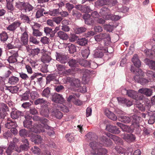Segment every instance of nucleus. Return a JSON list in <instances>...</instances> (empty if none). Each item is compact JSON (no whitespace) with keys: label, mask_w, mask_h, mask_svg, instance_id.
Returning a JSON list of instances; mask_svg holds the SVG:
<instances>
[{"label":"nucleus","mask_w":155,"mask_h":155,"mask_svg":"<svg viewBox=\"0 0 155 155\" xmlns=\"http://www.w3.org/2000/svg\"><path fill=\"white\" fill-rule=\"evenodd\" d=\"M95 40L97 41H100L102 40H106L107 43L110 42V38L109 34L107 33H101L99 34L94 36Z\"/></svg>","instance_id":"nucleus-1"},{"label":"nucleus","mask_w":155,"mask_h":155,"mask_svg":"<svg viewBox=\"0 0 155 155\" xmlns=\"http://www.w3.org/2000/svg\"><path fill=\"white\" fill-rule=\"evenodd\" d=\"M126 91V94L128 97L136 100H142L143 99V95H138V93L136 91L131 90H125Z\"/></svg>","instance_id":"nucleus-2"},{"label":"nucleus","mask_w":155,"mask_h":155,"mask_svg":"<svg viewBox=\"0 0 155 155\" xmlns=\"http://www.w3.org/2000/svg\"><path fill=\"white\" fill-rule=\"evenodd\" d=\"M51 100L53 102L60 104H63L65 101L62 95L56 93L52 95Z\"/></svg>","instance_id":"nucleus-3"},{"label":"nucleus","mask_w":155,"mask_h":155,"mask_svg":"<svg viewBox=\"0 0 155 155\" xmlns=\"http://www.w3.org/2000/svg\"><path fill=\"white\" fill-rule=\"evenodd\" d=\"M44 128L46 129L50 130L52 128L49 126L48 124H45L43 126L40 124L38 125L37 127L32 131L35 133L39 134L41 132L43 133L45 132V131Z\"/></svg>","instance_id":"nucleus-4"},{"label":"nucleus","mask_w":155,"mask_h":155,"mask_svg":"<svg viewBox=\"0 0 155 155\" xmlns=\"http://www.w3.org/2000/svg\"><path fill=\"white\" fill-rule=\"evenodd\" d=\"M80 64L84 67H90L93 69H95L97 67V64L92 62L91 63L89 61L85 60H81L79 62Z\"/></svg>","instance_id":"nucleus-5"},{"label":"nucleus","mask_w":155,"mask_h":155,"mask_svg":"<svg viewBox=\"0 0 155 155\" xmlns=\"http://www.w3.org/2000/svg\"><path fill=\"white\" fill-rule=\"evenodd\" d=\"M131 125L135 127H140L139 123L141 118L136 114L131 116Z\"/></svg>","instance_id":"nucleus-6"},{"label":"nucleus","mask_w":155,"mask_h":155,"mask_svg":"<svg viewBox=\"0 0 155 155\" xmlns=\"http://www.w3.org/2000/svg\"><path fill=\"white\" fill-rule=\"evenodd\" d=\"M56 60L62 64H65L69 60V57L63 54L56 53Z\"/></svg>","instance_id":"nucleus-7"},{"label":"nucleus","mask_w":155,"mask_h":155,"mask_svg":"<svg viewBox=\"0 0 155 155\" xmlns=\"http://www.w3.org/2000/svg\"><path fill=\"white\" fill-rule=\"evenodd\" d=\"M99 13L104 18L109 20L110 13V10L108 8L105 7H102Z\"/></svg>","instance_id":"nucleus-8"},{"label":"nucleus","mask_w":155,"mask_h":155,"mask_svg":"<svg viewBox=\"0 0 155 155\" xmlns=\"http://www.w3.org/2000/svg\"><path fill=\"white\" fill-rule=\"evenodd\" d=\"M117 112L118 114H120L118 117V119L120 121L126 124H128L131 122V116L128 117L122 115L123 113L121 111H120L118 113L117 111Z\"/></svg>","instance_id":"nucleus-9"},{"label":"nucleus","mask_w":155,"mask_h":155,"mask_svg":"<svg viewBox=\"0 0 155 155\" xmlns=\"http://www.w3.org/2000/svg\"><path fill=\"white\" fill-rule=\"evenodd\" d=\"M101 143H97L96 141H93L92 142H96V144H94V146L96 145L97 146V144H101V146L103 144L106 146H109L112 144V142L110 140L107 139L106 137L104 136H102L101 138Z\"/></svg>","instance_id":"nucleus-10"},{"label":"nucleus","mask_w":155,"mask_h":155,"mask_svg":"<svg viewBox=\"0 0 155 155\" xmlns=\"http://www.w3.org/2000/svg\"><path fill=\"white\" fill-rule=\"evenodd\" d=\"M106 129L109 132L115 134H119L120 132L116 126L111 125H107Z\"/></svg>","instance_id":"nucleus-11"},{"label":"nucleus","mask_w":155,"mask_h":155,"mask_svg":"<svg viewBox=\"0 0 155 155\" xmlns=\"http://www.w3.org/2000/svg\"><path fill=\"white\" fill-rule=\"evenodd\" d=\"M121 136L128 142H133L135 139V136L132 134H123L121 135Z\"/></svg>","instance_id":"nucleus-12"},{"label":"nucleus","mask_w":155,"mask_h":155,"mask_svg":"<svg viewBox=\"0 0 155 155\" xmlns=\"http://www.w3.org/2000/svg\"><path fill=\"white\" fill-rule=\"evenodd\" d=\"M21 23L18 21H15L11 25H9L6 28L9 31H14L17 28L20 26Z\"/></svg>","instance_id":"nucleus-13"},{"label":"nucleus","mask_w":155,"mask_h":155,"mask_svg":"<svg viewBox=\"0 0 155 155\" xmlns=\"http://www.w3.org/2000/svg\"><path fill=\"white\" fill-rule=\"evenodd\" d=\"M5 127L8 128L10 129L12 128L16 127L18 125L14 120H12L11 118H8L7 120V123L5 124Z\"/></svg>","instance_id":"nucleus-14"},{"label":"nucleus","mask_w":155,"mask_h":155,"mask_svg":"<svg viewBox=\"0 0 155 155\" xmlns=\"http://www.w3.org/2000/svg\"><path fill=\"white\" fill-rule=\"evenodd\" d=\"M23 113L16 109L12 110L11 113V117L13 119H17L20 116H23Z\"/></svg>","instance_id":"nucleus-15"},{"label":"nucleus","mask_w":155,"mask_h":155,"mask_svg":"<svg viewBox=\"0 0 155 155\" xmlns=\"http://www.w3.org/2000/svg\"><path fill=\"white\" fill-rule=\"evenodd\" d=\"M138 92L143 94L147 97H150L152 95V90L147 88H143L138 90Z\"/></svg>","instance_id":"nucleus-16"},{"label":"nucleus","mask_w":155,"mask_h":155,"mask_svg":"<svg viewBox=\"0 0 155 155\" xmlns=\"http://www.w3.org/2000/svg\"><path fill=\"white\" fill-rule=\"evenodd\" d=\"M20 41L23 45H26L28 41V35L26 31L22 34L21 37Z\"/></svg>","instance_id":"nucleus-17"},{"label":"nucleus","mask_w":155,"mask_h":155,"mask_svg":"<svg viewBox=\"0 0 155 155\" xmlns=\"http://www.w3.org/2000/svg\"><path fill=\"white\" fill-rule=\"evenodd\" d=\"M110 2L113 5L116 4L117 2L116 0H99L97 2V4L98 5L102 6L106 4H110Z\"/></svg>","instance_id":"nucleus-18"},{"label":"nucleus","mask_w":155,"mask_h":155,"mask_svg":"<svg viewBox=\"0 0 155 155\" xmlns=\"http://www.w3.org/2000/svg\"><path fill=\"white\" fill-rule=\"evenodd\" d=\"M105 115L109 119L113 120H116L117 119L116 116L112 112L108 109H106L104 111Z\"/></svg>","instance_id":"nucleus-19"},{"label":"nucleus","mask_w":155,"mask_h":155,"mask_svg":"<svg viewBox=\"0 0 155 155\" xmlns=\"http://www.w3.org/2000/svg\"><path fill=\"white\" fill-rule=\"evenodd\" d=\"M132 61L134 65L136 67L140 68V67L141 63L137 54H135L134 55L132 59Z\"/></svg>","instance_id":"nucleus-20"},{"label":"nucleus","mask_w":155,"mask_h":155,"mask_svg":"<svg viewBox=\"0 0 155 155\" xmlns=\"http://www.w3.org/2000/svg\"><path fill=\"white\" fill-rule=\"evenodd\" d=\"M148 114L150 117L148 121V123L150 124H153L155 121V111H151L148 112Z\"/></svg>","instance_id":"nucleus-21"},{"label":"nucleus","mask_w":155,"mask_h":155,"mask_svg":"<svg viewBox=\"0 0 155 155\" xmlns=\"http://www.w3.org/2000/svg\"><path fill=\"white\" fill-rule=\"evenodd\" d=\"M144 62L151 69L155 70V61L146 58L144 60Z\"/></svg>","instance_id":"nucleus-22"},{"label":"nucleus","mask_w":155,"mask_h":155,"mask_svg":"<svg viewBox=\"0 0 155 155\" xmlns=\"http://www.w3.org/2000/svg\"><path fill=\"white\" fill-rule=\"evenodd\" d=\"M40 114L46 117L49 116V108L47 105H45L43 107L40 112Z\"/></svg>","instance_id":"nucleus-23"},{"label":"nucleus","mask_w":155,"mask_h":155,"mask_svg":"<svg viewBox=\"0 0 155 155\" xmlns=\"http://www.w3.org/2000/svg\"><path fill=\"white\" fill-rule=\"evenodd\" d=\"M18 56L17 52H15L11 56H9L7 60L10 63H13L17 61V57Z\"/></svg>","instance_id":"nucleus-24"},{"label":"nucleus","mask_w":155,"mask_h":155,"mask_svg":"<svg viewBox=\"0 0 155 155\" xmlns=\"http://www.w3.org/2000/svg\"><path fill=\"white\" fill-rule=\"evenodd\" d=\"M15 146V143L13 142H10L8 147L7 148L6 153L8 155H11L13 152Z\"/></svg>","instance_id":"nucleus-25"},{"label":"nucleus","mask_w":155,"mask_h":155,"mask_svg":"<svg viewBox=\"0 0 155 155\" xmlns=\"http://www.w3.org/2000/svg\"><path fill=\"white\" fill-rule=\"evenodd\" d=\"M19 79L18 77L14 76H12L8 79V83L11 85H15L18 83Z\"/></svg>","instance_id":"nucleus-26"},{"label":"nucleus","mask_w":155,"mask_h":155,"mask_svg":"<svg viewBox=\"0 0 155 155\" xmlns=\"http://www.w3.org/2000/svg\"><path fill=\"white\" fill-rule=\"evenodd\" d=\"M90 17V14H85L83 15V18L85 20V22L86 24L91 25L93 23V21Z\"/></svg>","instance_id":"nucleus-27"},{"label":"nucleus","mask_w":155,"mask_h":155,"mask_svg":"<svg viewBox=\"0 0 155 155\" xmlns=\"http://www.w3.org/2000/svg\"><path fill=\"white\" fill-rule=\"evenodd\" d=\"M47 83H49L51 81H54L57 83L58 80L56 78V75L54 74H51L48 75L46 77Z\"/></svg>","instance_id":"nucleus-28"},{"label":"nucleus","mask_w":155,"mask_h":155,"mask_svg":"<svg viewBox=\"0 0 155 155\" xmlns=\"http://www.w3.org/2000/svg\"><path fill=\"white\" fill-rule=\"evenodd\" d=\"M41 94L43 97L48 98L51 95V88L48 87L45 88L41 93Z\"/></svg>","instance_id":"nucleus-29"},{"label":"nucleus","mask_w":155,"mask_h":155,"mask_svg":"<svg viewBox=\"0 0 155 155\" xmlns=\"http://www.w3.org/2000/svg\"><path fill=\"white\" fill-rule=\"evenodd\" d=\"M131 72H133L134 74L137 75L142 76H143L144 75V73L142 70L140 68H138L136 70H135L133 66H132L131 68Z\"/></svg>","instance_id":"nucleus-30"},{"label":"nucleus","mask_w":155,"mask_h":155,"mask_svg":"<svg viewBox=\"0 0 155 155\" xmlns=\"http://www.w3.org/2000/svg\"><path fill=\"white\" fill-rule=\"evenodd\" d=\"M57 36L59 37L60 39L63 40H67L68 38V36L64 32L60 31L57 33Z\"/></svg>","instance_id":"nucleus-31"},{"label":"nucleus","mask_w":155,"mask_h":155,"mask_svg":"<svg viewBox=\"0 0 155 155\" xmlns=\"http://www.w3.org/2000/svg\"><path fill=\"white\" fill-rule=\"evenodd\" d=\"M88 39L85 38H79L77 41L78 44L81 46H85L87 44Z\"/></svg>","instance_id":"nucleus-32"},{"label":"nucleus","mask_w":155,"mask_h":155,"mask_svg":"<svg viewBox=\"0 0 155 155\" xmlns=\"http://www.w3.org/2000/svg\"><path fill=\"white\" fill-rule=\"evenodd\" d=\"M20 18L21 20L24 23L30 24L31 22V20L30 18L28 16L26 15L21 14L20 15Z\"/></svg>","instance_id":"nucleus-33"},{"label":"nucleus","mask_w":155,"mask_h":155,"mask_svg":"<svg viewBox=\"0 0 155 155\" xmlns=\"http://www.w3.org/2000/svg\"><path fill=\"white\" fill-rule=\"evenodd\" d=\"M52 112L55 117L58 119L61 118L63 116V114L58 109L56 110L55 109H53L52 110Z\"/></svg>","instance_id":"nucleus-34"},{"label":"nucleus","mask_w":155,"mask_h":155,"mask_svg":"<svg viewBox=\"0 0 155 155\" xmlns=\"http://www.w3.org/2000/svg\"><path fill=\"white\" fill-rule=\"evenodd\" d=\"M29 148L26 145H24L23 144L21 145L19 147L15 148V151L18 153H20L22 151H27Z\"/></svg>","instance_id":"nucleus-35"},{"label":"nucleus","mask_w":155,"mask_h":155,"mask_svg":"<svg viewBox=\"0 0 155 155\" xmlns=\"http://www.w3.org/2000/svg\"><path fill=\"white\" fill-rule=\"evenodd\" d=\"M44 31L46 35L51 37L54 36L53 30L52 28L48 27H45L44 28Z\"/></svg>","instance_id":"nucleus-36"},{"label":"nucleus","mask_w":155,"mask_h":155,"mask_svg":"<svg viewBox=\"0 0 155 155\" xmlns=\"http://www.w3.org/2000/svg\"><path fill=\"white\" fill-rule=\"evenodd\" d=\"M67 48L70 54H73L76 51V47L73 44H68L67 45Z\"/></svg>","instance_id":"nucleus-37"},{"label":"nucleus","mask_w":155,"mask_h":155,"mask_svg":"<svg viewBox=\"0 0 155 155\" xmlns=\"http://www.w3.org/2000/svg\"><path fill=\"white\" fill-rule=\"evenodd\" d=\"M30 92L25 91L22 95L21 96L20 100L21 101H26L29 99L30 98Z\"/></svg>","instance_id":"nucleus-38"},{"label":"nucleus","mask_w":155,"mask_h":155,"mask_svg":"<svg viewBox=\"0 0 155 155\" xmlns=\"http://www.w3.org/2000/svg\"><path fill=\"white\" fill-rule=\"evenodd\" d=\"M6 88L7 90L12 94L16 93L19 90V88L16 86L6 87Z\"/></svg>","instance_id":"nucleus-39"},{"label":"nucleus","mask_w":155,"mask_h":155,"mask_svg":"<svg viewBox=\"0 0 155 155\" xmlns=\"http://www.w3.org/2000/svg\"><path fill=\"white\" fill-rule=\"evenodd\" d=\"M7 2L6 7L8 12L12 13L15 9V8L12 3L10 2L8 0H6Z\"/></svg>","instance_id":"nucleus-40"},{"label":"nucleus","mask_w":155,"mask_h":155,"mask_svg":"<svg viewBox=\"0 0 155 155\" xmlns=\"http://www.w3.org/2000/svg\"><path fill=\"white\" fill-rule=\"evenodd\" d=\"M51 60V57L47 54L43 55L41 58V61L44 63H49Z\"/></svg>","instance_id":"nucleus-41"},{"label":"nucleus","mask_w":155,"mask_h":155,"mask_svg":"<svg viewBox=\"0 0 155 155\" xmlns=\"http://www.w3.org/2000/svg\"><path fill=\"white\" fill-rule=\"evenodd\" d=\"M19 135L21 137H30V136L28 131H27L25 129H21L19 130Z\"/></svg>","instance_id":"nucleus-42"},{"label":"nucleus","mask_w":155,"mask_h":155,"mask_svg":"<svg viewBox=\"0 0 155 155\" xmlns=\"http://www.w3.org/2000/svg\"><path fill=\"white\" fill-rule=\"evenodd\" d=\"M31 140L32 142H34L36 144H39L41 143L42 142V138L40 135H37L35 137L34 140L32 138H31Z\"/></svg>","instance_id":"nucleus-43"},{"label":"nucleus","mask_w":155,"mask_h":155,"mask_svg":"<svg viewBox=\"0 0 155 155\" xmlns=\"http://www.w3.org/2000/svg\"><path fill=\"white\" fill-rule=\"evenodd\" d=\"M25 2H16L15 4V7L18 8L21 10H24L26 4Z\"/></svg>","instance_id":"nucleus-44"},{"label":"nucleus","mask_w":155,"mask_h":155,"mask_svg":"<svg viewBox=\"0 0 155 155\" xmlns=\"http://www.w3.org/2000/svg\"><path fill=\"white\" fill-rule=\"evenodd\" d=\"M59 10L58 9H54L48 12H44V14L45 15L48 14L51 16H55L59 14Z\"/></svg>","instance_id":"nucleus-45"},{"label":"nucleus","mask_w":155,"mask_h":155,"mask_svg":"<svg viewBox=\"0 0 155 155\" xmlns=\"http://www.w3.org/2000/svg\"><path fill=\"white\" fill-rule=\"evenodd\" d=\"M104 55L103 51L101 50L96 49L94 54V56L95 58H101Z\"/></svg>","instance_id":"nucleus-46"},{"label":"nucleus","mask_w":155,"mask_h":155,"mask_svg":"<svg viewBox=\"0 0 155 155\" xmlns=\"http://www.w3.org/2000/svg\"><path fill=\"white\" fill-rule=\"evenodd\" d=\"M32 121L30 120H26L23 122V125L24 127L27 128L31 129L32 127Z\"/></svg>","instance_id":"nucleus-47"},{"label":"nucleus","mask_w":155,"mask_h":155,"mask_svg":"<svg viewBox=\"0 0 155 155\" xmlns=\"http://www.w3.org/2000/svg\"><path fill=\"white\" fill-rule=\"evenodd\" d=\"M33 6H32L28 2H26L24 10L25 12H30L32 11L34 9Z\"/></svg>","instance_id":"nucleus-48"},{"label":"nucleus","mask_w":155,"mask_h":155,"mask_svg":"<svg viewBox=\"0 0 155 155\" xmlns=\"http://www.w3.org/2000/svg\"><path fill=\"white\" fill-rule=\"evenodd\" d=\"M76 60L75 59H71L68 62L69 65L71 67H75L77 66L78 64Z\"/></svg>","instance_id":"nucleus-49"},{"label":"nucleus","mask_w":155,"mask_h":155,"mask_svg":"<svg viewBox=\"0 0 155 155\" xmlns=\"http://www.w3.org/2000/svg\"><path fill=\"white\" fill-rule=\"evenodd\" d=\"M71 85L73 87H79L81 85L80 81L78 79L73 80L71 83Z\"/></svg>","instance_id":"nucleus-50"},{"label":"nucleus","mask_w":155,"mask_h":155,"mask_svg":"<svg viewBox=\"0 0 155 155\" xmlns=\"http://www.w3.org/2000/svg\"><path fill=\"white\" fill-rule=\"evenodd\" d=\"M0 37L1 41H6L8 38V35L5 31L2 32L0 34Z\"/></svg>","instance_id":"nucleus-51"},{"label":"nucleus","mask_w":155,"mask_h":155,"mask_svg":"<svg viewBox=\"0 0 155 155\" xmlns=\"http://www.w3.org/2000/svg\"><path fill=\"white\" fill-rule=\"evenodd\" d=\"M45 11L44 8H42L39 9L37 11L35 16L37 18H39L43 15V12Z\"/></svg>","instance_id":"nucleus-52"},{"label":"nucleus","mask_w":155,"mask_h":155,"mask_svg":"<svg viewBox=\"0 0 155 155\" xmlns=\"http://www.w3.org/2000/svg\"><path fill=\"white\" fill-rule=\"evenodd\" d=\"M86 30L87 29L85 27H81L76 28L75 32L77 34H80L85 32Z\"/></svg>","instance_id":"nucleus-53"},{"label":"nucleus","mask_w":155,"mask_h":155,"mask_svg":"<svg viewBox=\"0 0 155 155\" xmlns=\"http://www.w3.org/2000/svg\"><path fill=\"white\" fill-rule=\"evenodd\" d=\"M89 54L90 50L88 48L83 50L81 52L82 56L84 58H87Z\"/></svg>","instance_id":"nucleus-54"},{"label":"nucleus","mask_w":155,"mask_h":155,"mask_svg":"<svg viewBox=\"0 0 155 155\" xmlns=\"http://www.w3.org/2000/svg\"><path fill=\"white\" fill-rule=\"evenodd\" d=\"M46 102V101L43 98H38L35 101L34 103L35 105H37L45 104Z\"/></svg>","instance_id":"nucleus-55"},{"label":"nucleus","mask_w":155,"mask_h":155,"mask_svg":"<svg viewBox=\"0 0 155 155\" xmlns=\"http://www.w3.org/2000/svg\"><path fill=\"white\" fill-rule=\"evenodd\" d=\"M31 150L34 154L39 155L40 153V149L37 147H32Z\"/></svg>","instance_id":"nucleus-56"},{"label":"nucleus","mask_w":155,"mask_h":155,"mask_svg":"<svg viewBox=\"0 0 155 155\" xmlns=\"http://www.w3.org/2000/svg\"><path fill=\"white\" fill-rule=\"evenodd\" d=\"M31 98L33 100L36 99L39 97V94L36 91H32L29 94Z\"/></svg>","instance_id":"nucleus-57"},{"label":"nucleus","mask_w":155,"mask_h":155,"mask_svg":"<svg viewBox=\"0 0 155 155\" xmlns=\"http://www.w3.org/2000/svg\"><path fill=\"white\" fill-rule=\"evenodd\" d=\"M82 80L84 84H87L89 82L90 78L89 76L84 74L82 77Z\"/></svg>","instance_id":"nucleus-58"},{"label":"nucleus","mask_w":155,"mask_h":155,"mask_svg":"<svg viewBox=\"0 0 155 155\" xmlns=\"http://www.w3.org/2000/svg\"><path fill=\"white\" fill-rule=\"evenodd\" d=\"M111 139L113 140L117 144H119L121 142V139L115 135H113Z\"/></svg>","instance_id":"nucleus-59"},{"label":"nucleus","mask_w":155,"mask_h":155,"mask_svg":"<svg viewBox=\"0 0 155 155\" xmlns=\"http://www.w3.org/2000/svg\"><path fill=\"white\" fill-rule=\"evenodd\" d=\"M32 35L35 37H40L42 35V33L39 29L33 30Z\"/></svg>","instance_id":"nucleus-60"},{"label":"nucleus","mask_w":155,"mask_h":155,"mask_svg":"<svg viewBox=\"0 0 155 155\" xmlns=\"http://www.w3.org/2000/svg\"><path fill=\"white\" fill-rule=\"evenodd\" d=\"M64 87L62 85H59L56 86L54 88V90L57 92H62L64 89Z\"/></svg>","instance_id":"nucleus-61"},{"label":"nucleus","mask_w":155,"mask_h":155,"mask_svg":"<svg viewBox=\"0 0 155 155\" xmlns=\"http://www.w3.org/2000/svg\"><path fill=\"white\" fill-rule=\"evenodd\" d=\"M109 20H111L114 21H117L120 19L121 17L118 15H113L112 14L110 15Z\"/></svg>","instance_id":"nucleus-62"},{"label":"nucleus","mask_w":155,"mask_h":155,"mask_svg":"<svg viewBox=\"0 0 155 155\" xmlns=\"http://www.w3.org/2000/svg\"><path fill=\"white\" fill-rule=\"evenodd\" d=\"M115 149L119 153H123L125 152V149L122 147L119 146H116L115 148Z\"/></svg>","instance_id":"nucleus-63"},{"label":"nucleus","mask_w":155,"mask_h":155,"mask_svg":"<svg viewBox=\"0 0 155 155\" xmlns=\"http://www.w3.org/2000/svg\"><path fill=\"white\" fill-rule=\"evenodd\" d=\"M33 24H31L32 30L39 29L41 27V25L37 23L34 22Z\"/></svg>","instance_id":"nucleus-64"}]
</instances>
